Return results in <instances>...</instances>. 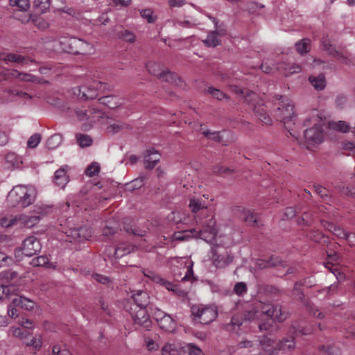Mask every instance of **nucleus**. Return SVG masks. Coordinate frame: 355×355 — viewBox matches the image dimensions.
Instances as JSON below:
<instances>
[{
  "label": "nucleus",
  "instance_id": "1",
  "mask_svg": "<svg viewBox=\"0 0 355 355\" xmlns=\"http://www.w3.org/2000/svg\"><path fill=\"white\" fill-rule=\"evenodd\" d=\"M286 318V315L280 306L273 305L267 302L259 300L254 303V306L245 310L243 315L236 314L232 316L230 324H227V330L236 331V329L248 321L255 320L266 321L258 324L260 331H268L272 327L275 320L281 322Z\"/></svg>",
  "mask_w": 355,
  "mask_h": 355
},
{
  "label": "nucleus",
  "instance_id": "2",
  "mask_svg": "<svg viewBox=\"0 0 355 355\" xmlns=\"http://www.w3.org/2000/svg\"><path fill=\"white\" fill-rule=\"evenodd\" d=\"M322 118L318 114V111L314 110L311 116L306 118L304 121V126L312 125L311 128H307L304 132V139L307 145L302 142L298 136L295 133L292 132L291 129H288L289 134L295 138L299 145L306 146L307 149H310L309 145L319 144L324 139V129L322 127Z\"/></svg>",
  "mask_w": 355,
  "mask_h": 355
},
{
  "label": "nucleus",
  "instance_id": "3",
  "mask_svg": "<svg viewBox=\"0 0 355 355\" xmlns=\"http://www.w3.org/2000/svg\"><path fill=\"white\" fill-rule=\"evenodd\" d=\"M37 190L32 184H18L9 191L7 200L12 207L26 208L33 205L37 198Z\"/></svg>",
  "mask_w": 355,
  "mask_h": 355
},
{
  "label": "nucleus",
  "instance_id": "4",
  "mask_svg": "<svg viewBox=\"0 0 355 355\" xmlns=\"http://www.w3.org/2000/svg\"><path fill=\"white\" fill-rule=\"evenodd\" d=\"M191 233H195L193 236L194 238L201 239L207 243H214V241L215 240L217 234L215 219H209L206 222V224L203 225L202 230H196V229L194 228L190 231H186L184 232H175L173 235V240H188L190 237Z\"/></svg>",
  "mask_w": 355,
  "mask_h": 355
},
{
  "label": "nucleus",
  "instance_id": "5",
  "mask_svg": "<svg viewBox=\"0 0 355 355\" xmlns=\"http://www.w3.org/2000/svg\"><path fill=\"white\" fill-rule=\"evenodd\" d=\"M260 345L263 349V352L260 355H273L278 351L288 352L294 349L295 343L293 337L285 338L277 343L267 336H264L260 340Z\"/></svg>",
  "mask_w": 355,
  "mask_h": 355
},
{
  "label": "nucleus",
  "instance_id": "6",
  "mask_svg": "<svg viewBox=\"0 0 355 355\" xmlns=\"http://www.w3.org/2000/svg\"><path fill=\"white\" fill-rule=\"evenodd\" d=\"M61 49L71 54H90L94 51L92 44L76 37H62L59 42Z\"/></svg>",
  "mask_w": 355,
  "mask_h": 355
},
{
  "label": "nucleus",
  "instance_id": "7",
  "mask_svg": "<svg viewBox=\"0 0 355 355\" xmlns=\"http://www.w3.org/2000/svg\"><path fill=\"white\" fill-rule=\"evenodd\" d=\"M107 88L106 83L91 78L87 79L83 85L73 88V93L81 99H94L99 95V92H103Z\"/></svg>",
  "mask_w": 355,
  "mask_h": 355
},
{
  "label": "nucleus",
  "instance_id": "8",
  "mask_svg": "<svg viewBox=\"0 0 355 355\" xmlns=\"http://www.w3.org/2000/svg\"><path fill=\"white\" fill-rule=\"evenodd\" d=\"M272 102L277 105L276 116L279 121L285 125L289 121H294L295 117L293 112L294 106L286 96L275 95L273 97Z\"/></svg>",
  "mask_w": 355,
  "mask_h": 355
},
{
  "label": "nucleus",
  "instance_id": "9",
  "mask_svg": "<svg viewBox=\"0 0 355 355\" xmlns=\"http://www.w3.org/2000/svg\"><path fill=\"white\" fill-rule=\"evenodd\" d=\"M193 320L203 324L213 322L218 315L217 308L215 305H193L191 309Z\"/></svg>",
  "mask_w": 355,
  "mask_h": 355
},
{
  "label": "nucleus",
  "instance_id": "10",
  "mask_svg": "<svg viewBox=\"0 0 355 355\" xmlns=\"http://www.w3.org/2000/svg\"><path fill=\"white\" fill-rule=\"evenodd\" d=\"M245 101L249 105L250 109L253 110L257 118L266 125L271 123V119L266 110V106L260 101L255 92H250L245 96Z\"/></svg>",
  "mask_w": 355,
  "mask_h": 355
},
{
  "label": "nucleus",
  "instance_id": "11",
  "mask_svg": "<svg viewBox=\"0 0 355 355\" xmlns=\"http://www.w3.org/2000/svg\"><path fill=\"white\" fill-rule=\"evenodd\" d=\"M125 309L130 312L135 325H138L144 330H150L152 322L150 319L147 308L134 309L128 308V305H125Z\"/></svg>",
  "mask_w": 355,
  "mask_h": 355
},
{
  "label": "nucleus",
  "instance_id": "12",
  "mask_svg": "<svg viewBox=\"0 0 355 355\" xmlns=\"http://www.w3.org/2000/svg\"><path fill=\"white\" fill-rule=\"evenodd\" d=\"M143 272L145 277H148L153 282L165 288L166 290L171 291L173 294L178 296L183 295L182 290L179 287L178 284H175L174 282L165 279L159 275L148 269L144 270Z\"/></svg>",
  "mask_w": 355,
  "mask_h": 355
},
{
  "label": "nucleus",
  "instance_id": "13",
  "mask_svg": "<svg viewBox=\"0 0 355 355\" xmlns=\"http://www.w3.org/2000/svg\"><path fill=\"white\" fill-rule=\"evenodd\" d=\"M148 71L162 81L172 83L175 80L176 75L168 69H164L158 62L149 61L146 64Z\"/></svg>",
  "mask_w": 355,
  "mask_h": 355
},
{
  "label": "nucleus",
  "instance_id": "14",
  "mask_svg": "<svg viewBox=\"0 0 355 355\" xmlns=\"http://www.w3.org/2000/svg\"><path fill=\"white\" fill-rule=\"evenodd\" d=\"M149 300L150 297L146 291L138 290L132 295L126 305L128 306V308H147Z\"/></svg>",
  "mask_w": 355,
  "mask_h": 355
},
{
  "label": "nucleus",
  "instance_id": "15",
  "mask_svg": "<svg viewBox=\"0 0 355 355\" xmlns=\"http://www.w3.org/2000/svg\"><path fill=\"white\" fill-rule=\"evenodd\" d=\"M76 116L80 121H87L89 124L95 123L96 117H101L102 113L90 107H77L75 109Z\"/></svg>",
  "mask_w": 355,
  "mask_h": 355
},
{
  "label": "nucleus",
  "instance_id": "16",
  "mask_svg": "<svg viewBox=\"0 0 355 355\" xmlns=\"http://www.w3.org/2000/svg\"><path fill=\"white\" fill-rule=\"evenodd\" d=\"M41 249L40 241L34 236H29L23 241V253L26 257H32L37 254L40 252Z\"/></svg>",
  "mask_w": 355,
  "mask_h": 355
},
{
  "label": "nucleus",
  "instance_id": "17",
  "mask_svg": "<svg viewBox=\"0 0 355 355\" xmlns=\"http://www.w3.org/2000/svg\"><path fill=\"white\" fill-rule=\"evenodd\" d=\"M232 211L247 224L254 227L259 226V222L257 220V215L250 210L242 206H236L233 208Z\"/></svg>",
  "mask_w": 355,
  "mask_h": 355
},
{
  "label": "nucleus",
  "instance_id": "18",
  "mask_svg": "<svg viewBox=\"0 0 355 355\" xmlns=\"http://www.w3.org/2000/svg\"><path fill=\"white\" fill-rule=\"evenodd\" d=\"M0 59L3 60L7 64L13 62L24 67L29 66V64L33 62L32 59L15 53H2L0 55Z\"/></svg>",
  "mask_w": 355,
  "mask_h": 355
},
{
  "label": "nucleus",
  "instance_id": "19",
  "mask_svg": "<svg viewBox=\"0 0 355 355\" xmlns=\"http://www.w3.org/2000/svg\"><path fill=\"white\" fill-rule=\"evenodd\" d=\"M175 263H181L184 266V270L185 274L182 278V281H192L195 279L193 270V262L189 257H175L173 259L172 262V264Z\"/></svg>",
  "mask_w": 355,
  "mask_h": 355
},
{
  "label": "nucleus",
  "instance_id": "20",
  "mask_svg": "<svg viewBox=\"0 0 355 355\" xmlns=\"http://www.w3.org/2000/svg\"><path fill=\"white\" fill-rule=\"evenodd\" d=\"M161 155L153 148L147 149L144 153V164L146 169H153L159 162Z\"/></svg>",
  "mask_w": 355,
  "mask_h": 355
},
{
  "label": "nucleus",
  "instance_id": "21",
  "mask_svg": "<svg viewBox=\"0 0 355 355\" xmlns=\"http://www.w3.org/2000/svg\"><path fill=\"white\" fill-rule=\"evenodd\" d=\"M69 168L67 165H62L54 173L53 182L61 189H64L69 181L67 171Z\"/></svg>",
  "mask_w": 355,
  "mask_h": 355
},
{
  "label": "nucleus",
  "instance_id": "22",
  "mask_svg": "<svg viewBox=\"0 0 355 355\" xmlns=\"http://www.w3.org/2000/svg\"><path fill=\"white\" fill-rule=\"evenodd\" d=\"M313 331V328L306 326L304 322H295L290 328V332L295 336L309 335Z\"/></svg>",
  "mask_w": 355,
  "mask_h": 355
},
{
  "label": "nucleus",
  "instance_id": "23",
  "mask_svg": "<svg viewBox=\"0 0 355 355\" xmlns=\"http://www.w3.org/2000/svg\"><path fill=\"white\" fill-rule=\"evenodd\" d=\"M320 224L324 228L333 233L338 238L345 239L347 232L345 231L340 227L326 220H321Z\"/></svg>",
  "mask_w": 355,
  "mask_h": 355
},
{
  "label": "nucleus",
  "instance_id": "24",
  "mask_svg": "<svg viewBox=\"0 0 355 355\" xmlns=\"http://www.w3.org/2000/svg\"><path fill=\"white\" fill-rule=\"evenodd\" d=\"M213 265L216 268H224L233 261V257L229 254H214Z\"/></svg>",
  "mask_w": 355,
  "mask_h": 355
},
{
  "label": "nucleus",
  "instance_id": "25",
  "mask_svg": "<svg viewBox=\"0 0 355 355\" xmlns=\"http://www.w3.org/2000/svg\"><path fill=\"white\" fill-rule=\"evenodd\" d=\"M162 355H182L183 346L175 343H166L161 349Z\"/></svg>",
  "mask_w": 355,
  "mask_h": 355
},
{
  "label": "nucleus",
  "instance_id": "26",
  "mask_svg": "<svg viewBox=\"0 0 355 355\" xmlns=\"http://www.w3.org/2000/svg\"><path fill=\"white\" fill-rule=\"evenodd\" d=\"M309 81L313 88L318 91L324 89L327 85L326 78L323 73H320L318 76H310Z\"/></svg>",
  "mask_w": 355,
  "mask_h": 355
},
{
  "label": "nucleus",
  "instance_id": "27",
  "mask_svg": "<svg viewBox=\"0 0 355 355\" xmlns=\"http://www.w3.org/2000/svg\"><path fill=\"white\" fill-rule=\"evenodd\" d=\"M98 101L101 104L107 106L110 109H114L121 105V100L116 96L107 95L99 98Z\"/></svg>",
  "mask_w": 355,
  "mask_h": 355
},
{
  "label": "nucleus",
  "instance_id": "28",
  "mask_svg": "<svg viewBox=\"0 0 355 355\" xmlns=\"http://www.w3.org/2000/svg\"><path fill=\"white\" fill-rule=\"evenodd\" d=\"M277 70H283L285 76H288L295 73H299L302 67L295 63H282L278 65Z\"/></svg>",
  "mask_w": 355,
  "mask_h": 355
},
{
  "label": "nucleus",
  "instance_id": "29",
  "mask_svg": "<svg viewBox=\"0 0 355 355\" xmlns=\"http://www.w3.org/2000/svg\"><path fill=\"white\" fill-rule=\"evenodd\" d=\"M135 249V246L127 243H121L118 245V246L114 250V257L116 259H120L123 256L130 254Z\"/></svg>",
  "mask_w": 355,
  "mask_h": 355
},
{
  "label": "nucleus",
  "instance_id": "30",
  "mask_svg": "<svg viewBox=\"0 0 355 355\" xmlns=\"http://www.w3.org/2000/svg\"><path fill=\"white\" fill-rule=\"evenodd\" d=\"M306 236L313 242L320 243H328L329 240L328 237L322 234L318 230L313 229L309 232H306Z\"/></svg>",
  "mask_w": 355,
  "mask_h": 355
},
{
  "label": "nucleus",
  "instance_id": "31",
  "mask_svg": "<svg viewBox=\"0 0 355 355\" xmlns=\"http://www.w3.org/2000/svg\"><path fill=\"white\" fill-rule=\"evenodd\" d=\"M12 304L28 311L33 310L35 306V303L33 301L21 296L15 297L12 300Z\"/></svg>",
  "mask_w": 355,
  "mask_h": 355
},
{
  "label": "nucleus",
  "instance_id": "32",
  "mask_svg": "<svg viewBox=\"0 0 355 355\" xmlns=\"http://www.w3.org/2000/svg\"><path fill=\"white\" fill-rule=\"evenodd\" d=\"M158 324L162 329L166 331H173L175 328V322L168 314L162 318Z\"/></svg>",
  "mask_w": 355,
  "mask_h": 355
},
{
  "label": "nucleus",
  "instance_id": "33",
  "mask_svg": "<svg viewBox=\"0 0 355 355\" xmlns=\"http://www.w3.org/2000/svg\"><path fill=\"white\" fill-rule=\"evenodd\" d=\"M202 42L207 47H216L220 44V36L213 31H210L208 33L207 38L202 40Z\"/></svg>",
  "mask_w": 355,
  "mask_h": 355
},
{
  "label": "nucleus",
  "instance_id": "34",
  "mask_svg": "<svg viewBox=\"0 0 355 355\" xmlns=\"http://www.w3.org/2000/svg\"><path fill=\"white\" fill-rule=\"evenodd\" d=\"M41 220L40 216L21 215L19 220L21 224L27 227H32L37 225Z\"/></svg>",
  "mask_w": 355,
  "mask_h": 355
},
{
  "label": "nucleus",
  "instance_id": "35",
  "mask_svg": "<svg viewBox=\"0 0 355 355\" xmlns=\"http://www.w3.org/2000/svg\"><path fill=\"white\" fill-rule=\"evenodd\" d=\"M31 264L34 267L44 266L48 268H54L53 264L49 262V258L45 256H39L32 259Z\"/></svg>",
  "mask_w": 355,
  "mask_h": 355
},
{
  "label": "nucleus",
  "instance_id": "36",
  "mask_svg": "<svg viewBox=\"0 0 355 355\" xmlns=\"http://www.w3.org/2000/svg\"><path fill=\"white\" fill-rule=\"evenodd\" d=\"M295 48L300 55H304L311 50V40L307 38L300 40L295 43Z\"/></svg>",
  "mask_w": 355,
  "mask_h": 355
},
{
  "label": "nucleus",
  "instance_id": "37",
  "mask_svg": "<svg viewBox=\"0 0 355 355\" xmlns=\"http://www.w3.org/2000/svg\"><path fill=\"white\" fill-rule=\"evenodd\" d=\"M51 5V0H34L33 6L35 10L39 13L46 12Z\"/></svg>",
  "mask_w": 355,
  "mask_h": 355
},
{
  "label": "nucleus",
  "instance_id": "38",
  "mask_svg": "<svg viewBox=\"0 0 355 355\" xmlns=\"http://www.w3.org/2000/svg\"><path fill=\"white\" fill-rule=\"evenodd\" d=\"M183 353L187 355H205L201 349L193 343H187L183 345Z\"/></svg>",
  "mask_w": 355,
  "mask_h": 355
},
{
  "label": "nucleus",
  "instance_id": "39",
  "mask_svg": "<svg viewBox=\"0 0 355 355\" xmlns=\"http://www.w3.org/2000/svg\"><path fill=\"white\" fill-rule=\"evenodd\" d=\"M76 139L78 144L83 148L90 146L93 141L90 136L80 133L76 134Z\"/></svg>",
  "mask_w": 355,
  "mask_h": 355
},
{
  "label": "nucleus",
  "instance_id": "40",
  "mask_svg": "<svg viewBox=\"0 0 355 355\" xmlns=\"http://www.w3.org/2000/svg\"><path fill=\"white\" fill-rule=\"evenodd\" d=\"M214 24V31L220 37L224 36L227 33V26L223 22H220L215 17L210 18Z\"/></svg>",
  "mask_w": 355,
  "mask_h": 355
},
{
  "label": "nucleus",
  "instance_id": "41",
  "mask_svg": "<svg viewBox=\"0 0 355 355\" xmlns=\"http://www.w3.org/2000/svg\"><path fill=\"white\" fill-rule=\"evenodd\" d=\"M329 127L341 132H347L349 130L348 123L344 121H333L329 123Z\"/></svg>",
  "mask_w": 355,
  "mask_h": 355
},
{
  "label": "nucleus",
  "instance_id": "42",
  "mask_svg": "<svg viewBox=\"0 0 355 355\" xmlns=\"http://www.w3.org/2000/svg\"><path fill=\"white\" fill-rule=\"evenodd\" d=\"M26 345L32 347L35 352L39 351L42 345V336H32L30 340L26 341Z\"/></svg>",
  "mask_w": 355,
  "mask_h": 355
},
{
  "label": "nucleus",
  "instance_id": "43",
  "mask_svg": "<svg viewBox=\"0 0 355 355\" xmlns=\"http://www.w3.org/2000/svg\"><path fill=\"white\" fill-rule=\"evenodd\" d=\"M248 292V286L246 283L239 282L234 284L233 287V293L239 297H243Z\"/></svg>",
  "mask_w": 355,
  "mask_h": 355
},
{
  "label": "nucleus",
  "instance_id": "44",
  "mask_svg": "<svg viewBox=\"0 0 355 355\" xmlns=\"http://www.w3.org/2000/svg\"><path fill=\"white\" fill-rule=\"evenodd\" d=\"M62 138L61 135L55 134L50 137L46 141V146L49 149H54L62 143Z\"/></svg>",
  "mask_w": 355,
  "mask_h": 355
},
{
  "label": "nucleus",
  "instance_id": "45",
  "mask_svg": "<svg viewBox=\"0 0 355 355\" xmlns=\"http://www.w3.org/2000/svg\"><path fill=\"white\" fill-rule=\"evenodd\" d=\"M189 206L193 213L207 208V205L205 203H202L200 199L196 198L190 200Z\"/></svg>",
  "mask_w": 355,
  "mask_h": 355
},
{
  "label": "nucleus",
  "instance_id": "46",
  "mask_svg": "<svg viewBox=\"0 0 355 355\" xmlns=\"http://www.w3.org/2000/svg\"><path fill=\"white\" fill-rule=\"evenodd\" d=\"M321 46L322 50L326 51L329 55H335L334 53H337V51L331 45L330 40L327 37H322L321 40Z\"/></svg>",
  "mask_w": 355,
  "mask_h": 355
},
{
  "label": "nucleus",
  "instance_id": "47",
  "mask_svg": "<svg viewBox=\"0 0 355 355\" xmlns=\"http://www.w3.org/2000/svg\"><path fill=\"white\" fill-rule=\"evenodd\" d=\"M119 37L123 41L132 43L135 40V35L128 30H121L118 33Z\"/></svg>",
  "mask_w": 355,
  "mask_h": 355
},
{
  "label": "nucleus",
  "instance_id": "48",
  "mask_svg": "<svg viewBox=\"0 0 355 355\" xmlns=\"http://www.w3.org/2000/svg\"><path fill=\"white\" fill-rule=\"evenodd\" d=\"M12 7H17L19 11H26L30 6L29 0H10Z\"/></svg>",
  "mask_w": 355,
  "mask_h": 355
},
{
  "label": "nucleus",
  "instance_id": "49",
  "mask_svg": "<svg viewBox=\"0 0 355 355\" xmlns=\"http://www.w3.org/2000/svg\"><path fill=\"white\" fill-rule=\"evenodd\" d=\"M168 220L172 221L175 224L187 223V219L182 217L181 214L178 211H173L168 216Z\"/></svg>",
  "mask_w": 355,
  "mask_h": 355
},
{
  "label": "nucleus",
  "instance_id": "50",
  "mask_svg": "<svg viewBox=\"0 0 355 355\" xmlns=\"http://www.w3.org/2000/svg\"><path fill=\"white\" fill-rule=\"evenodd\" d=\"M12 76L19 78L21 80L26 82H36L38 79L36 76L32 74H29L27 73H20L17 71H14L12 73Z\"/></svg>",
  "mask_w": 355,
  "mask_h": 355
},
{
  "label": "nucleus",
  "instance_id": "51",
  "mask_svg": "<svg viewBox=\"0 0 355 355\" xmlns=\"http://www.w3.org/2000/svg\"><path fill=\"white\" fill-rule=\"evenodd\" d=\"M85 230V225H83L78 228L69 229L66 234L67 236L71 237L74 241L80 242V232Z\"/></svg>",
  "mask_w": 355,
  "mask_h": 355
},
{
  "label": "nucleus",
  "instance_id": "52",
  "mask_svg": "<svg viewBox=\"0 0 355 355\" xmlns=\"http://www.w3.org/2000/svg\"><path fill=\"white\" fill-rule=\"evenodd\" d=\"M100 165L97 162H92L85 169V173L87 176L94 177L100 172Z\"/></svg>",
  "mask_w": 355,
  "mask_h": 355
},
{
  "label": "nucleus",
  "instance_id": "53",
  "mask_svg": "<svg viewBox=\"0 0 355 355\" xmlns=\"http://www.w3.org/2000/svg\"><path fill=\"white\" fill-rule=\"evenodd\" d=\"M207 92L208 94H209L213 98H214L217 100H219V101H222L225 98H227V96L225 94H224L220 90H219L216 88H214L213 87H209L207 88Z\"/></svg>",
  "mask_w": 355,
  "mask_h": 355
},
{
  "label": "nucleus",
  "instance_id": "54",
  "mask_svg": "<svg viewBox=\"0 0 355 355\" xmlns=\"http://www.w3.org/2000/svg\"><path fill=\"white\" fill-rule=\"evenodd\" d=\"M261 340V338L259 340H256V341H250V340H245L240 342L239 343V346L241 348H252L254 346H259L260 348V350H261V352L259 353H261V352H263L260 345ZM259 355H260V354H259Z\"/></svg>",
  "mask_w": 355,
  "mask_h": 355
},
{
  "label": "nucleus",
  "instance_id": "55",
  "mask_svg": "<svg viewBox=\"0 0 355 355\" xmlns=\"http://www.w3.org/2000/svg\"><path fill=\"white\" fill-rule=\"evenodd\" d=\"M260 67L263 72L268 73L277 69L278 66H276L272 61L267 60L262 62Z\"/></svg>",
  "mask_w": 355,
  "mask_h": 355
},
{
  "label": "nucleus",
  "instance_id": "56",
  "mask_svg": "<svg viewBox=\"0 0 355 355\" xmlns=\"http://www.w3.org/2000/svg\"><path fill=\"white\" fill-rule=\"evenodd\" d=\"M314 223V218L311 217V214L304 213L302 217L297 220L298 225H304L306 226H311Z\"/></svg>",
  "mask_w": 355,
  "mask_h": 355
},
{
  "label": "nucleus",
  "instance_id": "57",
  "mask_svg": "<svg viewBox=\"0 0 355 355\" xmlns=\"http://www.w3.org/2000/svg\"><path fill=\"white\" fill-rule=\"evenodd\" d=\"M220 131H211L210 130H205L202 131V134L209 139L220 141L221 140V135Z\"/></svg>",
  "mask_w": 355,
  "mask_h": 355
},
{
  "label": "nucleus",
  "instance_id": "58",
  "mask_svg": "<svg viewBox=\"0 0 355 355\" xmlns=\"http://www.w3.org/2000/svg\"><path fill=\"white\" fill-rule=\"evenodd\" d=\"M144 184L143 178H137L133 181L127 183L125 184V189L128 191H132L139 189Z\"/></svg>",
  "mask_w": 355,
  "mask_h": 355
},
{
  "label": "nucleus",
  "instance_id": "59",
  "mask_svg": "<svg viewBox=\"0 0 355 355\" xmlns=\"http://www.w3.org/2000/svg\"><path fill=\"white\" fill-rule=\"evenodd\" d=\"M41 141V135L35 133L30 137L27 141V146L30 148H36Z\"/></svg>",
  "mask_w": 355,
  "mask_h": 355
},
{
  "label": "nucleus",
  "instance_id": "60",
  "mask_svg": "<svg viewBox=\"0 0 355 355\" xmlns=\"http://www.w3.org/2000/svg\"><path fill=\"white\" fill-rule=\"evenodd\" d=\"M140 15L143 18L146 19L148 23H153L155 20L153 10L149 8L141 10Z\"/></svg>",
  "mask_w": 355,
  "mask_h": 355
},
{
  "label": "nucleus",
  "instance_id": "61",
  "mask_svg": "<svg viewBox=\"0 0 355 355\" xmlns=\"http://www.w3.org/2000/svg\"><path fill=\"white\" fill-rule=\"evenodd\" d=\"M92 278L93 280L104 285H108L111 282V279L109 277L98 273L93 274Z\"/></svg>",
  "mask_w": 355,
  "mask_h": 355
},
{
  "label": "nucleus",
  "instance_id": "62",
  "mask_svg": "<svg viewBox=\"0 0 355 355\" xmlns=\"http://www.w3.org/2000/svg\"><path fill=\"white\" fill-rule=\"evenodd\" d=\"M306 310L309 311L310 315L318 319H323L324 318V314L322 312H320L316 307L312 305H307Z\"/></svg>",
  "mask_w": 355,
  "mask_h": 355
},
{
  "label": "nucleus",
  "instance_id": "63",
  "mask_svg": "<svg viewBox=\"0 0 355 355\" xmlns=\"http://www.w3.org/2000/svg\"><path fill=\"white\" fill-rule=\"evenodd\" d=\"M13 261L12 257L7 256L5 253L0 252V268L10 265Z\"/></svg>",
  "mask_w": 355,
  "mask_h": 355
},
{
  "label": "nucleus",
  "instance_id": "64",
  "mask_svg": "<svg viewBox=\"0 0 355 355\" xmlns=\"http://www.w3.org/2000/svg\"><path fill=\"white\" fill-rule=\"evenodd\" d=\"M315 193L322 198L324 197H328L329 191L328 190L320 184H314L313 186Z\"/></svg>",
  "mask_w": 355,
  "mask_h": 355
}]
</instances>
